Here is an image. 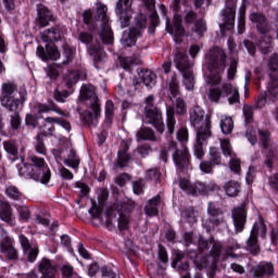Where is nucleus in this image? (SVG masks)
Segmentation results:
<instances>
[{
  "mask_svg": "<svg viewBox=\"0 0 278 278\" xmlns=\"http://www.w3.org/2000/svg\"><path fill=\"white\" fill-rule=\"evenodd\" d=\"M27 101V89L18 87L14 81H5L1 85L0 102L7 112H16Z\"/></svg>",
  "mask_w": 278,
  "mask_h": 278,
  "instance_id": "1",
  "label": "nucleus"
},
{
  "mask_svg": "<svg viewBox=\"0 0 278 278\" xmlns=\"http://www.w3.org/2000/svg\"><path fill=\"white\" fill-rule=\"evenodd\" d=\"M80 99L83 101H91L89 109L79 114L81 123L88 125V127L97 125V122L101 118V102H99L94 86L84 85L80 89Z\"/></svg>",
  "mask_w": 278,
  "mask_h": 278,
  "instance_id": "2",
  "label": "nucleus"
},
{
  "mask_svg": "<svg viewBox=\"0 0 278 278\" xmlns=\"http://www.w3.org/2000/svg\"><path fill=\"white\" fill-rule=\"evenodd\" d=\"M227 62V55L225 51L218 47H215L208 52V75L207 84L211 86H216L220 84V73L225 72V66Z\"/></svg>",
  "mask_w": 278,
  "mask_h": 278,
  "instance_id": "3",
  "label": "nucleus"
},
{
  "mask_svg": "<svg viewBox=\"0 0 278 278\" xmlns=\"http://www.w3.org/2000/svg\"><path fill=\"white\" fill-rule=\"evenodd\" d=\"M168 151H173L172 157L177 168L184 170L190 166V152L186 146L179 148L177 142L170 141L167 146L162 147L160 157L163 162H168Z\"/></svg>",
  "mask_w": 278,
  "mask_h": 278,
  "instance_id": "4",
  "label": "nucleus"
},
{
  "mask_svg": "<svg viewBox=\"0 0 278 278\" xmlns=\"http://www.w3.org/2000/svg\"><path fill=\"white\" fill-rule=\"evenodd\" d=\"M155 97L149 96L146 99V121L153 125V127L159 131V134H164L166 127L164 126V121L162 119V111L154 104Z\"/></svg>",
  "mask_w": 278,
  "mask_h": 278,
  "instance_id": "5",
  "label": "nucleus"
},
{
  "mask_svg": "<svg viewBox=\"0 0 278 278\" xmlns=\"http://www.w3.org/2000/svg\"><path fill=\"white\" fill-rule=\"evenodd\" d=\"M96 23H100L101 30L99 36L103 45H112L114 42V33L110 27V17L108 16V7L101 4L97 10Z\"/></svg>",
  "mask_w": 278,
  "mask_h": 278,
  "instance_id": "6",
  "label": "nucleus"
},
{
  "mask_svg": "<svg viewBox=\"0 0 278 278\" xmlns=\"http://www.w3.org/2000/svg\"><path fill=\"white\" fill-rule=\"evenodd\" d=\"M136 207V203L134 201H127L123 203H115L111 208L113 212H117L118 220L117 227L119 231H127L129 229V222L131 220V213Z\"/></svg>",
  "mask_w": 278,
  "mask_h": 278,
  "instance_id": "7",
  "label": "nucleus"
},
{
  "mask_svg": "<svg viewBox=\"0 0 278 278\" xmlns=\"http://www.w3.org/2000/svg\"><path fill=\"white\" fill-rule=\"evenodd\" d=\"M211 251L208 252L206 257H203L201 263L195 261L198 268L201 270L202 268H216L218 266V262H220V257H223V243L214 240V238L210 239Z\"/></svg>",
  "mask_w": 278,
  "mask_h": 278,
  "instance_id": "8",
  "label": "nucleus"
},
{
  "mask_svg": "<svg viewBox=\"0 0 278 278\" xmlns=\"http://www.w3.org/2000/svg\"><path fill=\"white\" fill-rule=\"evenodd\" d=\"M210 99L217 103L220 97H228L229 105H235V103H240V92L238 88L233 87L231 84H224L222 89L213 88L210 90Z\"/></svg>",
  "mask_w": 278,
  "mask_h": 278,
  "instance_id": "9",
  "label": "nucleus"
},
{
  "mask_svg": "<svg viewBox=\"0 0 278 278\" xmlns=\"http://www.w3.org/2000/svg\"><path fill=\"white\" fill-rule=\"evenodd\" d=\"M78 40L83 42V45L87 46L88 53L91 55V58H93L94 64H99V62L103 60V47L98 40H94L92 34L81 31L78 35Z\"/></svg>",
  "mask_w": 278,
  "mask_h": 278,
  "instance_id": "10",
  "label": "nucleus"
},
{
  "mask_svg": "<svg viewBox=\"0 0 278 278\" xmlns=\"http://www.w3.org/2000/svg\"><path fill=\"white\" fill-rule=\"evenodd\" d=\"M266 231L267 228L264 219H258V222H255L250 237L247 240V249L250 251V253H252V255H257V253H260V242L257 241V237L261 236L263 239L266 238Z\"/></svg>",
  "mask_w": 278,
  "mask_h": 278,
  "instance_id": "11",
  "label": "nucleus"
},
{
  "mask_svg": "<svg viewBox=\"0 0 278 278\" xmlns=\"http://www.w3.org/2000/svg\"><path fill=\"white\" fill-rule=\"evenodd\" d=\"M189 121L191 127H194L197 134H199V129H207L212 131V121L210 115H205V111L201 109V106H193L189 111Z\"/></svg>",
  "mask_w": 278,
  "mask_h": 278,
  "instance_id": "12",
  "label": "nucleus"
},
{
  "mask_svg": "<svg viewBox=\"0 0 278 278\" xmlns=\"http://www.w3.org/2000/svg\"><path fill=\"white\" fill-rule=\"evenodd\" d=\"M238 0H226V8L223 11V23L219 24L222 36H225V31H231L233 25H236V8Z\"/></svg>",
  "mask_w": 278,
  "mask_h": 278,
  "instance_id": "13",
  "label": "nucleus"
},
{
  "mask_svg": "<svg viewBox=\"0 0 278 278\" xmlns=\"http://www.w3.org/2000/svg\"><path fill=\"white\" fill-rule=\"evenodd\" d=\"M207 214L210 216L208 219H206L204 227L206 229L212 230L215 227H218V225H223L225 223V216L223 215V211L216 203L210 202L207 206Z\"/></svg>",
  "mask_w": 278,
  "mask_h": 278,
  "instance_id": "14",
  "label": "nucleus"
},
{
  "mask_svg": "<svg viewBox=\"0 0 278 278\" xmlns=\"http://www.w3.org/2000/svg\"><path fill=\"white\" fill-rule=\"evenodd\" d=\"M235 233H242L247 225V203H241L231 211Z\"/></svg>",
  "mask_w": 278,
  "mask_h": 278,
  "instance_id": "15",
  "label": "nucleus"
},
{
  "mask_svg": "<svg viewBox=\"0 0 278 278\" xmlns=\"http://www.w3.org/2000/svg\"><path fill=\"white\" fill-rule=\"evenodd\" d=\"M185 23L187 25H193L191 28L194 34H198V36H203L205 31H207V26L205 24V21L203 18H199V14L194 12L193 10L185 11Z\"/></svg>",
  "mask_w": 278,
  "mask_h": 278,
  "instance_id": "16",
  "label": "nucleus"
},
{
  "mask_svg": "<svg viewBox=\"0 0 278 278\" xmlns=\"http://www.w3.org/2000/svg\"><path fill=\"white\" fill-rule=\"evenodd\" d=\"M173 62L179 73L192 71V63L190 62V58L186 53V50L181 48H176L173 51Z\"/></svg>",
  "mask_w": 278,
  "mask_h": 278,
  "instance_id": "17",
  "label": "nucleus"
},
{
  "mask_svg": "<svg viewBox=\"0 0 278 278\" xmlns=\"http://www.w3.org/2000/svg\"><path fill=\"white\" fill-rule=\"evenodd\" d=\"M129 10H131V0L117 1L115 12L121 21L122 27H129V22L131 21Z\"/></svg>",
  "mask_w": 278,
  "mask_h": 278,
  "instance_id": "18",
  "label": "nucleus"
},
{
  "mask_svg": "<svg viewBox=\"0 0 278 278\" xmlns=\"http://www.w3.org/2000/svg\"><path fill=\"white\" fill-rule=\"evenodd\" d=\"M138 75L140 80H138V78L132 79V86L135 90H138V88H140V84H143L147 88L150 89L155 86L157 76L155 75V73L151 72V70H140L138 72Z\"/></svg>",
  "mask_w": 278,
  "mask_h": 278,
  "instance_id": "19",
  "label": "nucleus"
},
{
  "mask_svg": "<svg viewBox=\"0 0 278 278\" xmlns=\"http://www.w3.org/2000/svg\"><path fill=\"white\" fill-rule=\"evenodd\" d=\"M212 138V130L207 128H200L197 134L195 143L193 146V153L198 160H203L205 155V151L203 150V143L205 140Z\"/></svg>",
  "mask_w": 278,
  "mask_h": 278,
  "instance_id": "20",
  "label": "nucleus"
},
{
  "mask_svg": "<svg viewBox=\"0 0 278 278\" xmlns=\"http://www.w3.org/2000/svg\"><path fill=\"white\" fill-rule=\"evenodd\" d=\"M179 187L187 192V194H207V185L203 182H195L192 185L190 180L180 178Z\"/></svg>",
  "mask_w": 278,
  "mask_h": 278,
  "instance_id": "21",
  "label": "nucleus"
},
{
  "mask_svg": "<svg viewBox=\"0 0 278 278\" xmlns=\"http://www.w3.org/2000/svg\"><path fill=\"white\" fill-rule=\"evenodd\" d=\"M36 53L43 62L48 60H60V50H58L55 43H48L46 50L42 46H39Z\"/></svg>",
  "mask_w": 278,
  "mask_h": 278,
  "instance_id": "22",
  "label": "nucleus"
},
{
  "mask_svg": "<svg viewBox=\"0 0 278 278\" xmlns=\"http://www.w3.org/2000/svg\"><path fill=\"white\" fill-rule=\"evenodd\" d=\"M26 177H29L30 179H34L35 181H39V184H43V186H47V184L51 181V168H49V165L41 167V169L31 168V170L26 174Z\"/></svg>",
  "mask_w": 278,
  "mask_h": 278,
  "instance_id": "23",
  "label": "nucleus"
},
{
  "mask_svg": "<svg viewBox=\"0 0 278 278\" xmlns=\"http://www.w3.org/2000/svg\"><path fill=\"white\" fill-rule=\"evenodd\" d=\"M250 21L251 23H254L260 34H268V31H270V24H268V18H266V15L263 13L253 12L250 15Z\"/></svg>",
  "mask_w": 278,
  "mask_h": 278,
  "instance_id": "24",
  "label": "nucleus"
},
{
  "mask_svg": "<svg viewBox=\"0 0 278 278\" xmlns=\"http://www.w3.org/2000/svg\"><path fill=\"white\" fill-rule=\"evenodd\" d=\"M0 251L9 260H18V250L14 248V240L10 237H4L0 243Z\"/></svg>",
  "mask_w": 278,
  "mask_h": 278,
  "instance_id": "25",
  "label": "nucleus"
},
{
  "mask_svg": "<svg viewBox=\"0 0 278 278\" xmlns=\"http://www.w3.org/2000/svg\"><path fill=\"white\" fill-rule=\"evenodd\" d=\"M139 64H142V61L140 60V54L118 58V66H121V68H123L127 73H131L134 71V66H138Z\"/></svg>",
  "mask_w": 278,
  "mask_h": 278,
  "instance_id": "26",
  "label": "nucleus"
},
{
  "mask_svg": "<svg viewBox=\"0 0 278 278\" xmlns=\"http://www.w3.org/2000/svg\"><path fill=\"white\" fill-rule=\"evenodd\" d=\"M129 151V144L127 142H124L119 151L117 152V165L119 168H125L131 162V160H136V152L131 154L128 153Z\"/></svg>",
  "mask_w": 278,
  "mask_h": 278,
  "instance_id": "27",
  "label": "nucleus"
},
{
  "mask_svg": "<svg viewBox=\"0 0 278 278\" xmlns=\"http://www.w3.org/2000/svg\"><path fill=\"white\" fill-rule=\"evenodd\" d=\"M35 111L37 114H49V112H55L56 114H60V116H66V113H64V111H62L53 100H49L47 104L37 103L35 105Z\"/></svg>",
  "mask_w": 278,
  "mask_h": 278,
  "instance_id": "28",
  "label": "nucleus"
},
{
  "mask_svg": "<svg viewBox=\"0 0 278 278\" xmlns=\"http://www.w3.org/2000/svg\"><path fill=\"white\" fill-rule=\"evenodd\" d=\"M64 31H66V28H62L60 26L55 28H49L42 33L41 38L43 42H58V40H62Z\"/></svg>",
  "mask_w": 278,
  "mask_h": 278,
  "instance_id": "29",
  "label": "nucleus"
},
{
  "mask_svg": "<svg viewBox=\"0 0 278 278\" xmlns=\"http://www.w3.org/2000/svg\"><path fill=\"white\" fill-rule=\"evenodd\" d=\"M9 112H13L10 116L11 129H13V131H20L21 136H27L29 134V128L21 126L23 121L21 119V113H18V110Z\"/></svg>",
  "mask_w": 278,
  "mask_h": 278,
  "instance_id": "30",
  "label": "nucleus"
},
{
  "mask_svg": "<svg viewBox=\"0 0 278 278\" xmlns=\"http://www.w3.org/2000/svg\"><path fill=\"white\" fill-rule=\"evenodd\" d=\"M253 277H270L275 273V267L271 263L261 262L258 265L252 268Z\"/></svg>",
  "mask_w": 278,
  "mask_h": 278,
  "instance_id": "31",
  "label": "nucleus"
},
{
  "mask_svg": "<svg viewBox=\"0 0 278 278\" xmlns=\"http://www.w3.org/2000/svg\"><path fill=\"white\" fill-rule=\"evenodd\" d=\"M174 36L176 42H181V38H184L186 34V29L184 28V17L178 12L174 14Z\"/></svg>",
  "mask_w": 278,
  "mask_h": 278,
  "instance_id": "32",
  "label": "nucleus"
},
{
  "mask_svg": "<svg viewBox=\"0 0 278 278\" xmlns=\"http://www.w3.org/2000/svg\"><path fill=\"white\" fill-rule=\"evenodd\" d=\"M39 273H41V278H55L58 275V268L51 264L49 258H43L39 264Z\"/></svg>",
  "mask_w": 278,
  "mask_h": 278,
  "instance_id": "33",
  "label": "nucleus"
},
{
  "mask_svg": "<svg viewBox=\"0 0 278 278\" xmlns=\"http://www.w3.org/2000/svg\"><path fill=\"white\" fill-rule=\"evenodd\" d=\"M0 218L8 225H14V213H12L10 202L0 200Z\"/></svg>",
  "mask_w": 278,
  "mask_h": 278,
  "instance_id": "34",
  "label": "nucleus"
},
{
  "mask_svg": "<svg viewBox=\"0 0 278 278\" xmlns=\"http://www.w3.org/2000/svg\"><path fill=\"white\" fill-rule=\"evenodd\" d=\"M38 23L41 27H47L53 21V14L43 4L37 5Z\"/></svg>",
  "mask_w": 278,
  "mask_h": 278,
  "instance_id": "35",
  "label": "nucleus"
},
{
  "mask_svg": "<svg viewBox=\"0 0 278 278\" xmlns=\"http://www.w3.org/2000/svg\"><path fill=\"white\" fill-rule=\"evenodd\" d=\"M79 79H86V73L81 71H70L67 74L64 75V83L66 84L67 88H73Z\"/></svg>",
  "mask_w": 278,
  "mask_h": 278,
  "instance_id": "36",
  "label": "nucleus"
},
{
  "mask_svg": "<svg viewBox=\"0 0 278 278\" xmlns=\"http://www.w3.org/2000/svg\"><path fill=\"white\" fill-rule=\"evenodd\" d=\"M175 125H177V119H175V108L167 106L166 108V127L167 134L173 136L175 134Z\"/></svg>",
  "mask_w": 278,
  "mask_h": 278,
  "instance_id": "37",
  "label": "nucleus"
},
{
  "mask_svg": "<svg viewBox=\"0 0 278 278\" xmlns=\"http://www.w3.org/2000/svg\"><path fill=\"white\" fill-rule=\"evenodd\" d=\"M140 36H142V31H140V29L131 28L128 34L123 36L124 47H134Z\"/></svg>",
  "mask_w": 278,
  "mask_h": 278,
  "instance_id": "38",
  "label": "nucleus"
},
{
  "mask_svg": "<svg viewBox=\"0 0 278 278\" xmlns=\"http://www.w3.org/2000/svg\"><path fill=\"white\" fill-rule=\"evenodd\" d=\"M258 49L263 55H268L270 49H273V37H270V35L262 34V37L258 40Z\"/></svg>",
  "mask_w": 278,
  "mask_h": 278,
  "instance_id": "39",
  "label": "nucleus"
},
{
  "mask_svg": "<svg viewBox=\"0 0 278 278\" xmlns=\"http://www.w3.org/2000/svg\"><path fill=\"white\" fill-rule=\"evenodd\" d=\"M224 190L227 197H238L242 190L240 182L236 180H229L224 185Z\"/></svg>",
  "mask_w": 278,
  "mask_h": 278,
  "instance_id": "40",
  "label": "nucleus"
},
{
  "mask_svg": "<svg viewBox=\"0 0 278 278\" xmlns=\"http://www.w3.org/2000/svg\"><path fill=\"white\" fill-rule=\"evenodd\" d=\"M160 201H162L160 194L148 201V204L144 207L147 216H157V205H160Z\"/></svg>",
  "mask_w": 278,
  "mask_h": 278,
  "instance_id": "41",
  "label": "nucleus"
},
{
  "mask_svg": "<svg viewBox=\"0 0 278 278\" xmlns=\"http://www.w3.org/2000/svg\"><path fill=\"white\" fill-rule=\"evenodd\" d=\"M3 148L4 151H7V153L11 155L12 162L18 160V144H16V141L12 139L3 141Z\"/></svg>",
  "mask_w": 278,
  "mask_h": 278,
  "instance_id": "42",
  "label": "nucleus"
},
{
  "mask_svg": "<svg viewBox=\"0 0 278 278\" xmlns=\"http://www.w3.org/2000/svg\"><path fill=\"white\" fill-rule=\"evenodd\" d=\"M267 68L269 71V77L270 79H277L278 78V54L274 53L267 63Z\"/></svg>",
  "mask_w": 278,
  "mask_h": 278,
  "instance_id": "43",
  "label": "nucleus"
},
{
  "mask_svg": "<svg viewBox=\"0 0 278 278\" xmlns=\"http://www.w3.org/2000/svg\"><path fill=\"white\" fill-rule=\"evenodd\" d=\"M137 140H150L151 142H157V137H155V132L151 128H140L137 131Z\"/></svg>",
  "mask_w": 278,
  "mask_h": 278,
  "instance_id": "44",
  "label": "nucleus"
},
{
  "mask_svg": "<svg viewBox=\"0 0 278 278\" xmlns=\"http://www.w3.org/2000/svg\"><path fill=\"white\" fill-rule=\"evenodd\" d=\"M5 194L8 199H11V201H23V199H25V194H23L21 189L16 186L7 187Z\"/></svg>",
  "mask_w": 278,
  "mask_h": 278,
  "instance_id": "45",
  "label": "nucleus"
},
{
  "mask_svg": "<svg viewBox=\"0 0 278 278\" xmlns=\"http://www.w3.org/2000/svg\"><path fill=\"white\" fill-rule=\"evenodd\" d=\"M182 84L186 88V90H193L194 89V72L192 70H189L187 72H182Z\"/></svg>",
  "mask_w": 278,
  "mask_h": 278,
  "instance_id": "46",
  "label": "nucleus"
},
{
  "mask_svg": "<svg viewBox=\"0 0 278 278\" xmlns=\"http://www.w3.org/2000/svg\"><path fill=\"white\" fill-rule=\"evenodd\" d=\"M220 129L225 136H229L233 131V118L223 115L220 118Z\"/></svg>",
  "mask_w": 278,
  "mask_h": 278,
  "instance_id": "47",
  "label": "nucleus"
},
{
  "mask_svg": "<svg viewBox=\"0 0 278 278\" xmlns=\"http://www.w3.org/2000/svg\"><path fill=\"white\" fill-rule=\"evenodd\" d=\"M79 156H77V152H75L73 149L70 151L67 157L64 159V165L74 169L79 168Z\"/></svg>",
  "mask_w": 278,
  "mask_h": 278,
  "instance_id": "48",
  "label": "nucleus"
},
{
  "mask_svg": "<svg viewBox=\"0 0 278 278\" xmlns=\"http://www.w3.org/2000/svg\"><path fill=\"white\" fill-rule=\"evenodd\" d=\"M62 72V65L60 64H52L49 65L46 70L47 76L51 79V81L58 80L60 77V73Z\"/></svg>",
  "mask_w": 278,
  "mask_h": 278,
  "instance_id": "49",
  "label": "nucleus"
},
{
  "mask_svg": "<svg viewBox=\"0 0 278 278\" xmlns=\"http://www.w3.org/2000/svg\"><path fill=\"white\" fill-rule=\"evenodd\" d=\"M220 149L225 157H236V152H233L229 139H220Z\"/></svg>",
  "mask_w": 278,
  "mask_h": 278,
  "instance_id": "50",
  "label": "nucleus"
},
{
  "mask_svg": "<svg viewBox=\"0 0 278 278\" xmlns=\"http://www.w3.org/2000/svg\"><path fill=\"white\" fill-rule=\"evenodd\" d=\"M114 121V102L112 100H108L105 103V125H112Z\"/></svg>",
  "mask_w": 278,
  "mask_h": 278,
  "instance_id": "51",
  "label": "nucleus"
},
{
  "mask_svg": "<svg viewBox=\"0 0 278 278\" xmlns=\"http://www.w3.org/2000/svg\"><path fill=\"white\" fill-rule=\"evenodd\" d=\"M169 92H170V100L176 99L179 97V80H177V75H173L169 84H168Z\"/></svg>",
  "mask_w": 278,
  "mask_h": 278,
  "instance_id": "52",
  "label": "nucleus"
},
{
  "mask_svg": "<svg viewBox=\"0 0 278 278\" xmlns=\"http://www.w3.org/2000/svg\"><path fill=\"white\" fill-rule=\"evenodd\" d=\"M208 155L210 162L215 166H220L223 164V156L220 155V150H218V148H211Z\"/></svg>",
  "mask_w": 278,
  "mask_h": 278,
  "instance_id": "53",
  "label": "nucleus"
},
{
  "mask_svg": "<svg viewBox=\"0 0 278 278\" xmlns=\"http://www.w3.org/2000/svg\"><path fill=\"white\" fill-rule=\"evenodd\" d=\"M55 131V126L53 124H48V122H45L40 128V132L37 136H40L41 138H51Z\"/></svg>",
  "mask_w": 278,
  "mask_h": 278,
  "instance_id": "54",
  "label": "nucleus"
},
{
  "mask_svg": "<svg viewBox=\"0 0 278 278\" xmlns=\"http://www.w3.org/2000/svg\"><path fill=\"white\" fill-rule=\"evenodd\" d=\"M45 166H49V165L47 164V161H45L43 157H39L37 155L30 156L29 168H34V170H40L41 168H45Z\"/></svg>",
  "mask_w": 278,
  "mask_h": 278,
  "instance_id": "55",
  "label": "nucleus"
},
{
  "mask_svg": "<svg viewBox=\"0 0 278 278\" xmlns=\"http://www.w3.org/2000/svg\"><path fill=\"white\" fill-rule=\"evenodd\" d=\"M83 18L85 25H88V27H92V29H97V27H99V24H97L92 17V10L89 9L84 11Z\"/></svg>",
  "mask_w": 278,
  "mask_h": 278,
  "instance_id": "56",
  "label": "nucleus"
},
{
  "mask_svg": "<svg viewBox=\"0 0 278 278\" xmlns=\"http://www.w3.org/2000/svg\"><path fill=\"white\" fill-rule=\"evenodd\" d=\"M132 29H139V31L147 29V15L138 13L135 17V27Z\"/></svg>",
  "mask_w": 278,
  "mask_h": 278,
  "instance_id": "57",
  "label": "nucleus"
},
{
  "mask_svg": "<svg viewBox=\"0 0 278 278\" xmlns=\"http://www.w3.org/2000/svg\"><path fill=\"white\" fill-rule=\"evenodd\" d=\"M260 144L263 149H268L270 147V132L268 130H258Z\"/></svg>",
  "mask_w": 278,
  "mask_h": 278,
  "instance_id": "58",
  "label": "nucleus"
},
{
  "mask_svg": "<svg viewBox=\"0 0 278 278\" xmlns=\"http://www.w3.org/2000/svg\"><path fill=\"white\" fill-rule=\"evenodd\" d=\"M60 270L63 278H73V276L75 275V267H73L71 263H64L63 265H61Z\"/></svg>",
  "mask_w": 278,
  "mask_h": 278,
  "instance_id": "59",
  "label": "nucleus"
},
{
  "mask_svg": "<svg viewBox=\"0 0 278 278\" xmlns=\"http://www.w3.org/2000/svg\"><path fill=\"white\" fill-rule=\"evenodd\" d=\"M16 210L20 215V220L27 223V220H29L31 217V213L29 212V207H27V205H17Z\"/></svg>",
  "mask_w": 278,
  "mask_h": 278,
  "instance_id": "60",
  "label": "nucleus"
},
{
  "mask_svg": "<svg viewBox=\"0 0 278 278\" xmlns=\"http://www.w3.org/2000/svg\"><path fill=\"white\" fill-rule=\"evenodd\" d=\"M70 93L67 90H60V88H56L53 93V99L58 103H66V99H68Z\"/></svg>",
  "mask_w": 278,
  "mask_h": 278,
  "instance_id": "61",
  "label": "nucleus"
},
{
  "mask_svg": "<svg viewBox=\"0 0 278 278\" xmlns=\"http://www.w3.org/2000/svg\"><path fill=\"white\" fill-rule=\"evenodd\" d=\"M39 123H38V116L31 114V113H27L25 116V126L26 129H28V127H31V129H36V127H38Z\"/></svg>",
  "mask_w": 278,
  "mask_h": 278,
  "instance_id": "62",
  "label": "nucleus"
},
{
  "mask_svg": "<svg viewBox=\"0 0 278 278\" xmlns=\"http://www.w3.org/2000/svg\"><path fill=\"white\" fill-rule=\"evenodd\" d=\"M266 96L271 97L273 99L278 97V81H277V79H271V83L268 85Z\"/></svg>",
  "mask_w": 278,
  "mask_h": 278,
  "instance_id": "63",
  "label": "nucleus"
},
{
  "mask_svg": "<svg viewBox=\"0 0 278 278\" xmlns=\"http://www.w3.org/2000/svg\"><path fill=\"white\" fill-rule=\"evenodd\" d=\"M243 116L247 125L253 123V106L249 104L243 105Z\"/></svg>",
  "mask_w": 278,
  "mask_h": 278,
  "instance_id": "64",
  "label": "nucleus"
}]
</instances>
